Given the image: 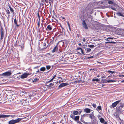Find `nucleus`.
Wrapping results in <instances>:
<instances>
[{"label": "nucleus", "mask_w": 124, "mask_h": 124, "mask_svg": "<svg viewBox=\"0 0 124 124\" xmlns=\"http://www.w3.org/2000/svg\"><path fill=\"white\" fill-rule=\"evenodd\" d=\"M9 7L10 8V11H11L12 12H13V9L10 7Z\"/></svg>", "instance_id": "2f4dec72"}, {"label": "nucleus", "mask_w": 124, "mask_h": 124, "mask_svg": "<svg viewBox=\"0 0 124 124\" xmlns=\"http://www.w3.org/2000/svg\"><path fill=\"white\" fill-rule=\"evenodd\" d=\"M104 78V77H102V78Z\"/></svg>", "instance_id": "052dcab7"}, {"label": "nucleus", "mask_w": 124, "mask_h": 124, "mask_svg": "<svg viewBox=\"0 0 124 124\" xmlns=\"http://www.w3.org/2000/svg\"><path fill=\"white\" fill-rule=\"evenodd\" d=\"M121 83H123L124 82V80L122 81H121Z\"/></svg>", "instance_id": "5fc2aeb1"}, {"label": "nucleus", "mask_w": 124, "mask_h": 124, "mask_svg": "<svg viewBox=\"0 0 124 124\" xmlns=\"http://www.w3.org/2000/svg\"><path fill=\"white\" fill-rule=\"evenodd\" d=\"M82 24L83 25V27L85 29H88V27L87 25L86 24L85 22V20H83L82 22Z\"/></svg>", "instance_id": "1a4fd4ad"}, {"label": "nucleus", "mask_w": 124, "mask_h": 124, "mask_svg": "<svg viewBox=\"0 0 124 124\" xmlns=\"http://www.w3.org/2000/svg\"><path fill=\"white\" fill-rule=\"evenodd\" d=\"M56 76L55 75H54L52 79L53 80L55 78V77Z\"/></svg>", "instance_id": "79ce46f5"}, {"label": "nucleus", "mask_w": 124, "mask_h": 124, "mask_svg": "<svg viewBox=\"0 0 124 124\" xmlns=\"http://www.w3.org/2000/svg\"><path fill=\"white\" fill-rule=\"evenodd\" d=\"M85 52L86 54H89L91 53V50L89 48H87L85 49Z\"/></svg>", "instance_id": "39448f33"}, {"label": "nucleus", "mask_w": 124, "mask_h": 124, "mask_svg": "<svg viewBox=\"0 0 124 124\" xmlns=\"http://www.w3.org/2000/svg\"><path fill=\"white\" fill-rule=\"evenodd\" d=\"M58 49L57 45L55 46L54 48L52 50V52L53 53L56 50H57Z\"/></svg>", "instance_id": "f8f14e48"}, {"label": "nucleus", "mask_w": 124, "mask_h": 124, "mask_svg": "<svg viewBox=\"0 0 124 124\" xmlns=\"http://www.w3.org/2000/svg\"><path fill=\"white\" fill-rule=\"evenodd\" d=\"M106 41H108V39H106Z\"/></svg>", "instance_id": "bf43d9fd"}, {"label": "nucleus", "mask_w": 124, "mask_h": 124, "mask_svg": "<svg viewBox=\"0 0 124 124\" xmlns=\"http://www.w3.org/2000/svg\"><path fill=\"white\" fill-rule=\"evenodd\" d=\"M3 34L2 33L1 34V39H2L3 38Z\"/></svg>", "instance_id": "f704fd0d"}, {"label": "nucleus", "mask_w": 124, "mask_h": 124, "mask_svg": "<svg viewBox=\"0 0 124 124\" xmlns=\"http://www.w3.org/2000/svg\"><path fill=\"white\" fill-rule=\"evenodd\" d=\"M78 112L77 111H74L73 112V114L74 115H77L78 114Z\"/></svg>", "instance_id": "4468645a"}, {"label": "nucleus", "mask_w": 124, "mask_h": 124, "mask_svg": "<svg viewBox=\"0 0 124 124\" xmlns=\"http://www.w3.org/2000/svg\"><path fill=\"white\" fill-rule=\"evenodd\" d=\"M100 80L98 78L93 79L92 80V81H93V82L95 81L98 82V81H99Z\"/></svg>", "instance_id": "aec40b11"}, {"label": "nucleus", "mask_w": 124, "mask_h": 124, "mask_svg": "<svg viewBox=\"0 0 124 124\" xmlns=\"http://www.w3.org/2000/svg\"><path fill=\"white\" fill-rule=\"evenodd\" d=\"M97 77H99V75H98V76H97Z\"/></svg>", "instance_id": "338daca9"}, {"label": "nucleus", "mask_w": 124, "mask_h": 124, "mask_svg": "<svg viewBox=\"0 0 124 124\" xmlns=\"http://www.w3.org/2000/svg\"><path fill=\"white\" fill-rule=\"evenodd\" d=\"M37 25H38V27L39 26V21H38L37 22Z\"/></svg>", "instance_id": "3c124183"}, {"label": "nucleus", "mask_w": 124, "mask_h": 124, "mask_svg": "<svg viewBox=\"0 0 124 124\" xmlns=\"http://www.w3.org/2000/svg\"><path fill=\"white\" fill-rule=\"evenodd\" d=\"M99 63H101V62H98Z\"/></svg>", "instance_id": "774afa93"}, {"label": "nucleus", "mask_w": 124, "mask_h": 124, "mask_svg": "<svg viewBox=\"0 0 124 124\" xmlns=\"http://www.w3.org/2000/svg\"><path fill=\"white\" fill-rule=\"evenodd\" d=\"M29 75V74L25 73L21 75L20 78L22 79L25 78L27 77Z\"/></svg>", "instance_id": "20e7f679"}, {"label": "nucleus", "mask_w": 124, "mask_h": 124, "mask_svg": "<svg viewBox=\"0 0 124 124\" xmlns=\"http://www.w3.org/2000/svg\"><path fill=\"white\" fill-rule=\"evenodd\" d=\"M14 23L16 24L17 23V20H16V18H15L14 19Z\"/></svg>", "instance_id": "bb28decb"}, {"label": "nucleus", "mask_w": 124, "mask_h": 124, "mask_svg": "<svg viewBox=\"0 0 124 124\" xmlns=\"http://www.w3.org/2000/svg\"><path fill=\"white\" fill-rule=\"evenodd\" d=\"M111 8L112 9L114 10H115V9L113 8Z\"/></svg>", "instance_id": "de8ad7c7"}, {"label": "nucleus", "mask_w": 124, "mask_h": 124, "mask_svg": "<svg viewBox=\"0 0 124 124\" xmlns=\"http://www.w3.org/2000/svg\"><path fill=\"white\" fill-rule=\"evenodd\" d=\"M22 118H19L16 120H11L9 121L8 124H14L19 122L20 121Z\"/></svg>", "instance_id": "f257e3e1"}, {"label": "nucleus", "mask_w": 124, "mask_h": 124, "mask_svg": "<svg viewBox=\"0 0 124 124\" xmlns=\"http://www.w3.org/2000/svg\"><path fill=\"white\" fill-rule=\"evenodd\" d=\"M119 16H123V15L121 13H116Z\"/></svg>", "instance_id": "4be33fe9"}, {"label": "nucleus", "mask_w": 124, "mask_h": 124, "mask_svg": "<svg viewBox=\"0 0 124 124\" xmlns=\"http://www.w3.org/2000/svg\"><path fill=\"white\" fill-rule=\"evenodd\" d=\"M88 47H90L91 48H94V47H95V46L93 45H88Z\"/></svg>", "instance_id": "2eb2a0df"}, {"label": "nucleus", "mask_w": 124, "mask_h": 124, "mask_svg": "<svg viewBox=\"0 0 124 124\" xmlns=\"http://www.w3.org/2000/svg\"><path fill=\"white\" fill-rule=\"evenodd\" d=\"M39 79L37 78H35L34 80L33 81V82H37L38 81Z\"/></svg>", "instance_id": "393cba45"}, {"label": "nucleus", "mask_w": 124, "mask_h": 124, "mask_svg": "<svg viewBox=\"0 0 124 124\" xmlns=\"http://www.w3.org/2000/svg\"><path fill=\"white\" fill-rule=\"evenodd\" d=\"M70 117L72 119L75 121H78L79 119V116H75L73 114H71Z\"/></svg>", "instance_id": "7ed1b4c3"}, {"label": "nucleus", "mask_w": 124, "mask_h": 124, "mask_svg": "<svg viewBox=\"0 0 124 124\" xmlns=\"http://www.w3.org/2000/svg\"><path fill=\"white\" fill-rule=\"evenodd\" d=\"M120 100L118 101H116L115 102L113 103L112 105V106L113 108H114L119 103V102L120 101Z\"/></svg>", "instance_id": "6e6552de"}, {"label": "nucleus", "mask_w": 124, "mask_h": 124, "mask_svg": "<svg viewBox=\"0 0 124 124\" xmlns=\"http://www.w3.org/2000/svg\"><path fill=\"white\" fill-rule=\"evenodd\" d=\"M0 118H5V115L0 114Z\"/></svg>", "instance_id": "6ab92c4d"}, {"label": "nucleus", "mask_w": 124, "mask_h": 124, "mask_svg": "<svg viewBox=\"0 0 124 124\" xmlns=\"http://www.w3.org/2000/svg\"><path fill=\"white\" fill-rule=\"evenodd\" d=\"M82 110L80 109H79V110H78V112H79V114H80L81 113V112H82Z\"/></svg>", "instance_id": "7c9ffc66"}, {"label": "nucleus", "mask_w": 124, "mask_h": 124, "mask_svg": "<svg viewBox=\"0 0 124 124\" xmlns=\"http://www.w3.org/2000/svg\"><path fill=\"white\" fill-rule=\"evenodd\" d=\"M45 69H45V68L44 67H42V68H41L40 69V70L41 71H44L45 70Z\"/></svg>", "instance_id": "412c9836"}, {"label": "nucleus", "mask_w": 124, "mask_h": 124, "mask_svg": "<svg viewBox=\"0 0 124 124\" xmlns=\"http://www.w3.org/2000/svg\"><path fill=\"white\" fill-rule=\"evenodd\" d=\"M99 119L100 120V122L102 123H103L104 121V119L102 118H99Z\"/></svg>", "instance_id": "dca6fc26"}, {"label": "nucleus", "mask_w": 124, "mask_h": 124, "mask_svg": "<svg viewBox=\"0 0 124 124\" xmlns=\"http://www.w3.org/2000/svg\"><path fill=\"white\" fill-rule=\"evenodd\" d=\"M69 84L68 83H63L61 84L59 86V88H61L62 87L68 85Z\"/></svg>", "instance_id": "423d86ee"}, {"label": "nucleus", "mask_w": 124, "mask_h": 124, "mask_svg": "<svg viewBox=\"0 0 124 124\" xmlns=\"http://www.w3.org/2000/svg\"><path fill=\"white\" fill-rule=\"evenodd\" d=\"M78 53L79 54H80V53L78 52Z\"/></svg>", "instance_id": "0e129e2a"}, {"label": "nucleus", "mask_w": 124, "mask_h": 124, "mask_svg": "<svg viewBox=\"0 0 124 124\" xmlns=\"http://www.w3.org/2000/svg\"><path fill=\"white\" fill-rule=\"evenodd\" d=\"M116 80H108L106 81V82L107 83H110V82H116Z\"/></svg>", "instance_id": "ddd939ff"}, {"label": "nucleus", "mask_w": 124, "mask_h": 124, "mask_svg": "<svg viewBox=\"0 0 124 124\" xmlns=\"http://www.w3.org/2000/svg\"><path fill=\"white\" fill-rule=\"evenodd\" d=\"M82 49L81 48L79 47V48H78L77 49V50H81Z\"/></svg>", "instance_id": "a19ab883"}, {"label": "nucleus", "mask_w": 124, "mask_h": 124, "mask_svg": "<svg viewBox=\"0 0 124 124\" xmlns=\"http://www.w3.org/2000/svg\"><path fill=\"white\" fill-rule=\"evenodd\" d=\"M47 29L48 30H51L52 29V28L50 25H48L47 26Z\"/></svg>", "instance_id": "f3484780"}, {"label": "nucleus", "mask_w": 124, "mask_h": 124, "mask_svg": "<svg viewBox=\"0 0 124 124\" xmlns=\"http://www.w3.org/2000/svg\"><path fill=\"white\" fill-rule=\"evenodd\" d=\"M108 3L109 4H114L113 2L112 1H108Z\"/></svg>", "instance_id": "b1692460"}, {"label": "nucleus", "mask_w": 124, "mask_h": 124, "mask_svg": "<svg viewBox=\"0 0 124 124\" xmlns=\"http://www.w3.org/2000/svg\"><path fill=\"white\" fill-rule=\"evenodd\" d=\"M93 56H91L90 57H89L88 58H93Z\"/></svg>", "instance_id": "8fccbe9b"}, {"label": "nucleus", "mask_w": 124, "mask_h": 124, "mask_svg": "<svg viewBox=\"0 0 124 124\" xmlns=\"http://www.w3.org/2000/svg\"><path fill=\"white\" fill-rule=\"evenodd\" d=\"M37 16L38 17V18H39V11L38 12V14H37Z\"/></svg>", "instance_id": "a18cd8bd"}, {"label": "nucleus", "mask_w": 124, "mask_h": 124, "mask_svg": "<svg viewBox=\"0 0 124 124\" xmlns=\"http://www.w3.org/2000/svg\"><path fill=\"white\" fill-rule=\"evenodd\" d=\"M119 76L120 77H124V75H119Z\"/></svg>", "instance_id": "58836bf2"}, {"label": "nucleus", "mask_w": 124, "mask_h": 124, "mask_svg": "<svg viewBox=\"0 0 124 124\" xmlns=\"http://www.w3.org/2000/svg\"><path fill=\"white\" fill-rule=\"evenodd\" d=\"M90 118L92 119V120H93V121H94V122L96 121V120L95 118V116H94L93 114H91Z\"/></svg>", "instance_id": "0eeeda50"}, {"label": "nucleus", "mask_w": 124, "mask_h": 124, "mask_svg": "<svg viewBox=\"0 0 124 124\" xmlns=\"http://www.w3.org/2000/svg\"><path fill=\"white\" fill-rule=\"evenodd\" d=\"M78 45L79 46H80L81 45V43H79L78 44Z\"/></svg>", "instance_id": "4d7b16f0"}, {"label": "nucleus", "mask_w": 124, "mask_h": 124, "mask_svg": "<svg viewBox=\"0 0 124 124\" xmlns=\"http://www.w3.org/2000/svg\"><path fill=\"white\" fill-rule=\"evenodd\" d=\"M46 68L47 69H49L50 68V66H47L46 67Z\"/></svg>", "instance_id": "72a5a7b5"}, {"label": "nucleus", "mask_w": 124, "mask_h": 124, "mask_svg": "<svg viewBox=\"0 0 124 124\" xmlns=\"http://www.w3.org/2000/svg\"><path fill=\"white\" fill-rule=\"evenodd\" d=\"M97 108L99 110H101V106H98L97 107Z\"/></svg>", "instance_id": "c85d7f7f"}, {"label": "nucleus", "mask_w": 124, "mask_h": 124, "mask_svg": "<svg viewBox=\"0 0 124 124\" xmlns=\"http://www.w3.org/2000/svg\"><path fill=\"white\" fill-rule=\"evenodd\" d=\"M114 42L112 41L107 42H106V43H114Z\"/></svg>", "instance_id": "cd10ccee"}, {"label": "nucleus", "mask_w": 124, "mask_h": 124, "mask_svg": "<svg viewBox=\"0 0 124 124\" xmlns=\"http://www.w3.org/2000/svg\"><path fill=\"white\" fill-rule=\"evenodd\" d=\"M53 80L52 79L50 81H48V82H51Z\"/></svg>", "instance_id": "49530a36"}, {"label": "nucleus", "mask_w": 124, "mask_h": 124, "mask_svg": "<svg viewBox=\"0 0 124 124\" xmlns=\"http://www.w3.org/2000/svg\"><path fill=\"white\" fill-rule=\"evenodd\" d=\"M119 107H120V108L121 107V108H122L123 107V106L121 105V106H120Z\"/></svg>", "instance_id": "6e6d98bb"}, {"label": "nucleus", "mask_w": 124, "mask_h": 124, "mask_svg": "<svg viewBox=\"0 0 124 124\" xmlns=\"http://www.w3.org/2000/svg\"><path fill=\"white\" fill-rule=\"evenodd\" d=\"M46 45V44H45L44 45V46H45Z\"/></svg>", "instance_id": "e2e57ef3"}, {"label": "nucleus", "mask_w": 124, "mask_h": 124, "mask_svg": "<svg viewBox=\"0 0 124 124\" xmlns=\"http://www.w3.org/2000/svg\"><path fill=\"white\" fill-rule=\"evenodd\" d=\"M7 12L8 14H9L10 13V11H9L8 10H7Z\"/></svg>", "instance_id": "4c0bfd02"}, {"label": "nucleus", "mask_w": 124, "mask_h": 124, "mask_svg": "<svg viewBox=\"0 0 124 124\" xmlns=\"http://www.w3.org/2000/svg\"><path fill=\"white\" fill-rule=\"evenodd\" d=\"M107 39H113V38H112V37H108V38Z\"/></svg>", "instance_id": "ea45409f"}, {"label": "nucleus", "mask_w": 124, "mask_h": 124, "mask_svg": "<svg viewBox=\"0 0 124 124\" xmlns=\"http://www.w3.org/2000/svg\"><path fill=\"white\" fill-rule=\"evenodd\" d=\"M110 77L111 78H112V76H109L108 77V78H109V77Z\"/></svg>", "instance_id": "864d4df0"}, {"label": "nucleus", "mask_w": 124, "mask_h": 124, "mask_svg": "<svg viewBox=\"0 0 124 124\" xmlns=\"http://www.w3.org/2000/svg\"><path fill=\"white\" fill-rule=\"evenodd\" d=\"M108 72H110L111 73H115V72L114 71H108Z\"/></svg>", "instance_id": "c9c22d12"}, {"label": "nucleus", "mask_w": 124, "mask_h": 124, "mask_svg": "<svg viewBox=\"0 0 124 124\" xmlns=\"http://www.w3.org/2000/svg\"><path fill=\"white\" fill-rule=\"evenodd\" d=\"M102 86H104V85L103 84L102 85Z\"/></svg>", "instance_id": "69168bd1"}, {"label": "nucleus", "mask_w": 124, "mask_h": 124, "mask_svg": "<svg viewBox=\"0 0 124 124\" xmlns=\"http://www.w3.org/2000/svg\"><path fill=\"white\" fill-rule=\"evenodd\" d=\"M12 73L11 71H8L2 73L1 75L4 77H8L11 76Z\"/></svg>", "instance_id": "f03ea898"}, {"label": "nucleus", "mask_w": 124, "mask_h": 124, "mask_svg": "<svg viewBox=\"0 0 124 124\" xmlns=\"http://www.w3.org/2000/svg\"><path fill=\"white\" fill-rule=\"evenodd\" d=\"M85 40H86L85 39V38H84L83 39V42H85Z\"/></svg>", "instance_id": "37998d69"}, {"label": "nucleus", "mask_w": 124, "mask_h": 124, "mask_svg": "<svg viewBox=\"0 0 124 124\" xmlns=\"http://www.w3.org/2000/svg\"><path fill=\"white\" fill-rule=\"evenodd\" d=\"M90 114H84V116L85 117L86 116L90 118Z\"/></svg>", "instance_id": "a211bd4d"}, {"label": "nucleus", "mask_w": 124, "mask_h": 124, "mask_svg": "<svg viewBox=\"0 0 124 124\" xmlns=\"http://www.w3.org/2000/svg\"><path fill=\"white\" fill-rule=\"evenodd\" d=\"M16 116L15 115H5V118L8 117L10 116L12 118H13Z\"/></svg>", "instance_id": "9b49d317"}, {"label": "nucleus", "mask_w": 124, "mask_h": 124, "mask_svg": "<svg viewBox=\"0 0 124 124\" xmlns=\"http://www.w3.org/2000/svg\"><path fill=\"white\" fill-rule=\"evenodd\" d=\"M14 98L15 99H16V97H15L14 95H12V97H11V99H12V100H14Z\"/></svg>", "instance_id": "a878e982"}, {"label": "nucleus", "mask_w": 124, "mask_h": 124, "mask_svg": "<svg viewBox=\"0 0 124 124\" xmlns=\"http://www.w3.org/2000/svg\"><path fill=\"white\" fill-rule=\"evenodd\" d=\"M81 52L84 55H85V54L84 53L83 50L82 49L81 50Z\"/></svg>", "instance_id": "473e14b6"}, {"label": "nucleus", "mask_w": 124, "mask_h": 124, "mask_svg": "<svg viewBox=\"0 0 124 124\" xmlns=\"http://www.w3.org/2000/svg\"><path fill=\"white\" fill-rule=\"evenodd\" d=\"M84 111L86 113H89L90 112V110L89 108H86L84 109Z\"/></svg>", "instance_id": "9d476101"}, {"label": "nucleus", "mask_w": 124, "mask_h": 124, "mask_svg": "<svg viewBox=\"0 0 124 124\" xmlns=\"http://www.w3.org/2000/svg\"><path fill=\"white\" fill-rule=\"evenodd\" d=\"M45 1L47 3H50L51 2V0H45Z\"/></svg>", "instance_id": "5701e85b"}, {"label": "nucleus", "mask_w": 124, "mask_h": 124, "mask_svg": "<svg viewBox=\"0 0 124 124\" xmlns=\"http://www.w3.org/2000/svg\"><path fill=\"white\" fill-rule=\"evenodd\" d=\"M15 24L16 25V26L17 27H18L19 26V25H18L17 23L16 24Z\"/></svg>", "instance_id": "603ef678"}, {"label": "nucleus", "mask_w": 124, "mask_h": 124, "mask_svg": "<svg viewBox=\"0 0 124 124\" xmlns=\"http://www.w3.org/2000/svg\"><path fill=\"white\" fill-rule=\"evenodd\" d=\"M39 71V70H38V71H37V72H38Z\"/></svg>", "instance_id": "680f3d73"}, {"label": "nucleus", "mask_w": 124, "mask_h": 124, "mask_svg": "<svg viewBox=\"0 0 124 124\" xmlns=\"http://www.w3.org/2000/svg\"><path fill=\"white\" fill-rule=\"evenodd\" d=\"M78 123L79 124H83L81 122H80L79 121H78Z\"/></svg>", "instance_id": "c03bdc74"}, {"label": "nucleus", "mask_w": 124, "mask_h": 124, "mask_svg": "<svg viewBox=\"0 0 124 124\" xmlns=\"http://www.w3.org/2000/svg\"><path fill=\"white\" fill-rule=\"evenodd\" d=\"M107 123L106 122H105L104 123V124H107Z\"/></svg>", "instance_id": "13d9d810"}, {"label": "nucleus", "mask_w": 124, "mask_h": 124, "mask_svg": "<svg viewBox=\"0 0 124 124\" xmlns=\"http://www.w3.org/2000/svg\"><path fill=\"white\" fill-rule=\"evenodd\" d=\"M68 26H69V29H70V30H70V25H69V23H68Z\"/></svg>", "instance_id": "09e8293b"}, {"label": "nucleus", "mask_w": 124, "mask_h": 124, "mask_svg": "<svg viewBox=\"0 0 124 124\" xmlns=\"http://www.w3.org/2000/svg\"><path fill=\"white\" fill-rule=\"evenodd\" d=\"M92 106L94 108L96 106V104H93Z\"/></svg>", "instance_id": "e433bc0d"}, {"label": "nucleus", "mask_w": 124, "mask_h": 124, "mask_svg": "<svg viewBox=\"0 0 124 124\" xmlns=\"http://www.w3.org/2000/svg\"><path fill=\"white\" fill-rule=\"evenodd\" d=\"M54 85V83H51L49 85L50 86H53Z\"/></svg>", "instance_id": "c756f323"}]
</instances>
